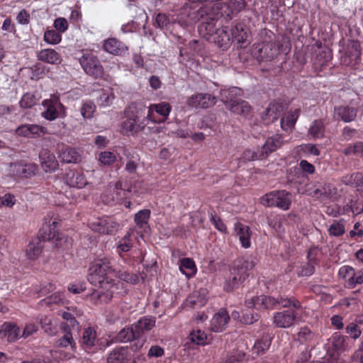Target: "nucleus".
I'll return each instance as SVG.
<instances>
[{
    "label": "nucleus",
    "instance_id": "nucleus-1",
    "mask_svg": "<svg viewBox=\"0 0 363 363\" xmlns=\"http://www.w3.org/2000/svg\"><path fill=\"white\" fill-rule=\"evenodd\" d=\"M245 306L262 311L273 310L278 306L287 308L286 310L276 312L273 315V323L279 328H289L298 320V311L302 309L301 303L295 296L279 295L277 297L268 295L246 297Z\"/></svg>",
    "mask_w": 363,
    "mask_h": 363
},
{
    "label": "nucleus",
    "instance_id": "nucleus-2",
    "mask_svg": "<svg viewBox=\"0 0 363 363\" xmlns=\"http://www.w3.org/2000/svg\"><path fill=\"white\" fill-rule=\"evenodd\" d=\"M124 155L125 157L124 171L130 175V179L120 180L115 184L112 200L116 203H123L132 192L143 194L145 191L143 186V182L140 179L135 180L138 177L137 171L140 164V156L134 151H125Z\"/></svg>",
    "mask_w": 363,
    "mask_h": 363
},
{
    "label": "nucleus",
    "instance_id": "nucleus-3",
    "mask_svg": "<svg viewBox=\"0 0 363 363\" xmlns=\"http://www.w3.org/2000/svg\"><path fill=\"white\" fill-rule=\"evenodd\" d=\"M113 258L110 257H98L90 263L89 267L88 280L95 286L115 284L118 281L113 279L116 269L113 265Z\"/></svg>",
    "mask_w": 363,
    "mask_h": 363
},
{
    "label": "nucleus",
    "instance_id": "nucleus-4",
    "mask_svg": "<svg viewBox=\"0 0 363 363\" xmlns=\"http://www.w3.org/2000/svg\"><path fill=\"white\" fill-rule=\"evenodd\" d=\"M255 266V262L247 257H239L229 266L230 274L226 278L223 289L231 292L238 289L250 276Z\"/></svg>",
    "mask_w": 363,
    "mask_h": 363
},
{
    "label": "nucleus",
    "instance_id": "nucleus-5",
    "mask_svg": "<svg viewBox=\"0 0 363 363\" xmlns=\"http://www.w3.org/2000/svg\"><path fill=\"white\" fill-rule=\"evenodd\" d=\"M147 107L143 104L133 103L124 111L125 121L122 123V130L125 134L133 135L141 130L148 121L146 114Z\"/></svg>",
    "mask_w": 363,
    "mask_h": 363
},
{
    "label": "nucleus",
    "instance_id": "nucleus-6",
    "mask_svg": "<svg viewBox=\"0 0 363 363\" xmlns=\"http://www.w3.org/2000/svg\"><path fill=\"white\" fill-rule=\"evenodd\" d=\"M240 89L233 87L220 92L221 101L233 113L247 117L251 112V106L248 102L238 98Z\"/></svg>",
    "mask_w": 363,
    "mask_h": 363
},
{
    "label": "nucleus",
    "instance_id": "nucleus-7",
    "mask_svg": "<svg viewBox=\"0 0 363 363\" xmlns=\"http://www.w3.org/2000/svg\"><path fill=\"white\" fill-rule=\"evenodd\" d=\"M79 62L84 72L92 78L101 79L104 75V69L101 61L91 51L83 50Z\"/></svg>",
    "mask_w": 363,
    "mask_h": 363
},
{
    "label": "nucleus",
    "instance_id": "nucleus-8",
    "mask_svg": "<svg viewBox=\"0 0 363 363\" xmlns=\"http://www.w3.org/2000/svg\"><path fill=\"white\" fill-rule=\"evenodd\" d=\"M89 228L99 235H113L120 228V224L113 216H103L89 220Z\"/></svg>",
    "mask_w": 363,
    "mask_h": 363
},
{
    "label": "nucleus",
    "instance_id": "nucleus-9",
    "mask_svg": "<svg viewBox=\"0 0 363 363\" xmlns=\"http://www.w3.org/2000/svg\"><path fill=\"white\" fill-rule=\"evenodd\" d=\"M105 286L103 288H107L106 291L96 290L90 295V300L94 304L108 303L112 300L115 294L123 296L127 294V289L124 284L121 281H118L113 285H105Z\"/></svg>",
    "mask_w": 363,
    "mask_h": 363
},
{
    "label": "nucleus",
    "instance_id": "nucleus-10",
    "mask_svg": "<svg viewBox=\"0 0 363 363\" xmlns=\"http://www.w3.org/2000/svg\"><path fill=\"white\" fill-rule=\"evenodd\" d=\"M291 194L286 190L273 191L266 194L262 198V203L269 207H277L286 211L291 206Z\"/></svg>",
    "mask_w": 363,
    "mask_h": 363
},
{
    "label": "nucleus",
    "instance_id": "nucleus-11",
    "mask_svg": "<svg viewBox=\"0 0 363 363\" xmlns=\"http://www.w3.org/2000/svg\"><path fill=\"white\" fill-rule=\"evenodd\" d=\"M43 106L45 111L42 113V116L48 121H54L58 117L65 116V107L58 96H53L50 99H45Z\"/></svg>",
    "mask_w": 363,
    "mask_h": 363
},
{
    "label": "nucleus",
    "instance_id": "nucleus-12",
    "mask_svg": "<svg viewBox=\"0 0 363 363\" xmlns=\"http://www.w3.org/2000/svg\"><path fill=\"white\" fill-rule=\"evenodd\" d=\"M147 119L153 123H161L165 122L172 111L171 105L165 101L151 104L146 109Z\"/></svg>",
    "mask_w": 363,
    "mask_h": 363
},
{
    "label": "nucleus",
    "instance_id": "nucleus-13",
    "mask_svg": "<svg viewBox=\"0 0 363 363\" xmlns=\"http://www.w3.org/2000/svg\"><path fill=\"white\" fill-rule=\"evenodd\" d=\"M9 171L15 179H27L35 174L38 166L33 163L18 161L10 164Z\"/></svg>",
    "mask_w": 363,
    "mask_h": 363
},
{
    "label": "nucleus",
    "instance_id": "nucleus-14",
    "mask_svg": "<svg viewBox=\"0 0 363 363\" xmlns=\"http://www.w3.org/2000/svg\"><path fill=\"white\" fill-rule=\"evenodd\" d=\"M112 340L114 342H128L135 340V343L130 347L133 352H136L141 349L144 344V340H139L136 335L133 325L130 327H125L121 329L113 337Z\"/></svg>",
    "mask_w": 363,
    "mask_h": 363
},
{
    "label": "nucleus",
    "instance_id": "nucleus-15",
    "mask_svg": "<svg viewBox=\"0 0 363 363\" xmlns=\"http://www.w3.org/2000/svg\"><path fill=\"white\" fill-rule=\"evenodd\" d=\"M107 363H135L131 349L119 346L112 350L106 358Z\"/></svg>",
    "mask_w": 363,
    "mask_h": 363
},
{
    "label": "nucleus",
    "instance_id": "nucleus-16",
    "mask_svg": "<svg viewBox=\"0 0 363 363\" xmlns=\"http://www.w3.org/2000/svg\"><path fill=\"white\" fill-rule=\"evenodd\" d=\"M60 220L50 219L49 223H44L39 231V236L43 241L59 240L61 239L60 233Z\"/></svg>",
    "mask_w": 363,
    "mask_h": 363
},
{
    "label": "nucleus",
    "instance_id": "nucleus-17",
    "mask_svg": "<svg viewBox=\"0 0 363 363\" xmlns=\"http://www.w3.org/2000/svg\"><path fill=\"white\" fill-rule=\"evenodd\" d=\"M62 180L67 186L77 189L84 187L88 183L82 171L72 169H65Z\"/></svg>",
    "mask_w": 363,
    "mask_h": 363
},
{
    "label": "nucleus",
    "instance_id": "nucleus-18",
    "mask_svg": "<svg viewBox=\"0 0 363 363\" xmlns=\"http://www.w3.org/2000/svg\"><path fill=\"white\" fill-rule=\"evenodd\" d=\"M98 340L97 333L94 328L88 327L84 330L79 342L82 347L86 352L94 353L99 348L97 345Z\"/></svg>",
    "mask_w": 363,
    "mask_h": 363
},
{
    "label": "nucleus",
    "instance_id": "nucleus-19",
    "mask_svg": "<svg viewBox=\"0 0 363 363\" xmlns=\"http://www.w3.org/2000/svg\"><path fill=\"white\" fill-rule=\"evenodd\" d=\"M102 49L106 52L115 56H123L128 51V47L116 38H108L104 40Z\"/></svg>",
    "mask_w": 363,
    "mask_h": 363
},
{
    "label": "nucleus",
    "instance_id": "nucleus-20",
    "mask_svg": "<svg viewBox=\"0 0 363 363\" xmlns=\"http://www.w3.org/2000/svg\"><path fill=\"white\" fill-rule=\"evenodd\" d=\"M80 313L76 308H67L66 311H62L61 316L63 320L60 323L62 331L72 332V330L79 327V323L76 316L79 315Z\"/></svg>",
    "mask_w": 363,
    "mask_h": 363
},
{
    "label": "nucleus",
    "instance_id": "nucleus-21",
    "mask_svg": "<svg viewBox=\"0 0 363 363\" xmlns=\"http://www.w3.org/2000/svg\"><path fill=\"white\" fill-rule=\"evenodd\" d=\"M216 103V98L209 94H197L191 96L186 101L189 106L207 108Z\"/></svg>",
    "mask_w": 363,
    "mask_h": 363
},
{
    "label": "nucleus",
    "instance_id": "nucleus-22",
    "mask_svg": "<svg viewBox=\"0 0 363 363\" xmlns=\"http://www.w3.org/2000/svg\"><path fill=\"white\" fill-rule=\"evenodd\" d=\"M232 42H236L240 48H245L249 44V32L247 27L241 23H236L230 29Z\"/></svg>",
    "mask_w": 363,
    "mask_h": 363
},
{
    "label": "nucleus",
    "instance_id": "nucleus-23",
    "mask_svg": "<svg viewBox=\"0 0 363 363\" xmlns=\"http://www.w3.org/2000/svg\"><path fill=\"white\" fill-rule=\"evenodd\" d=\"M58 157L65 163H78L81 161V155L74 147L65 144L57 145Z\"/></svg>",
    "mask_w": 363,
    "mask_h": 363
},
{
    "label": "nucleus",
    "instance_id": "nucleus-24",
    "mask_svg": "<svg viewBox=\"0 0 363 363\" xmlns=\"http://www.w3.org/2000/svg\"><path fill=\"white\" fill-rule=\"evenodd\" d=\"M216 29V15L213 12L203 20L198 26L199 35L207 40H211Z\"/></svg>",
    "mask_w": 363,
    "mask_h": 363
},
{
    "label": "nucleus",
    "instance_id": "nucleus-25",
    "mask_svg": "<svg viewBox=\"0 0 363 363\" xmlns=\"http://www.w3.org/2000/svg\"><path fill=\"white\" fill-rule=\"evenodd\" d=\"M229 320L230 315L226 308H220L214 314L211 320V330L215 333L223 331L226 328Z\"/></svg>",
    "mask_w": 363,
    "mask_h": 363
},
{
    "label": "nucleus",
    "instance_id": "nucleus-26",
    "mask_svg": "<svg viewBox=\"0 0 363 363\" xmlns=\"http://www.w3.org/2000/svg\"><path fill=\"white\" fill-rule=\"evenodd\" d=\"M16 133L22 137L35 138L47 133V129L36 124H23L16 128Z\"/></svg>",
    "mask_w": 363,
    "mask_h": 363
},
{
    "label": "nucleus",
    "instance_id": "nucleus-27",
    "mask_svg": "<svg viewBox=\"0 0 363 363\" xmlns=\"http://www.w3.org/2000/svg\"><path fill=\"white\" fill-rule=\"evenodd\" d=\"M286 184L290 187L298 189L299 185L305 184L308 180V176L305 175L303 171L298 167H292L286 171Z\"/></svg>",
    "mask_w": 363,
    "mask_h": 363
},
{
    "label": "nucleus",
    "instance_id": "nucleus-28",
    "mask_svg": "<svg viewBox=\"0 0 363 363\" xmlns=\"http://www.w3.org/2000/svg\"><path fill=\"white\" fill-rule=\"evenodd\" d=\"M245 6L246 3L244 0H229L220 4V13L221 16H226L231 19L233 16L243 10Z\"/></svg>",
    "mask_w": 363,
    "mask_h": 363
},
{
    "label": "nucleus",
    "instance_id": "nucleus-29",
    "mask_svg": "<svg viewBox=\"0 0 363 363\" xmlns=\"http://www.w3.org/2000/svg\"><path fill=\"white\" fill-rule=\"evenodd\" d=\"M211 40L223 50H227L232 43L230 29L226 26L217 28Z\"/></svg>",
    "mask_w": 363,
    "mask_h": 363
},
{
    "label": "nucleus",
    "instance_id": "nucleus-30",
    "mask_svg": "<svg viewBox=\"0 0 363 363\" xmlns=\"http://www.w3.org/2000/svg\"><path fill=\"white\" fill-rule=\"evenodd\" d=\"M235 235L238 237L241 246L247 249L251 247L252 231L248 225H246L239 221L234 225Z\"/></svg>",
    "mask_w": 363,
    "mask_h": 363
},
{
    "label": "nucleus",
    "instance_id": "nucleus-31",
    "mask_svg": "<svg viewBox=\"0 0 363 363\" xmlns=\"http://www.w3.org/2000/svg\"><path fill=\"white\" fill-rule=\"evenodd\" d=\"M42 168L45 172L52 173L57 169L59 164L53 153L48 150H43L39 154Z\"/></svg>",
    "mask_w": 363,
    "mask_h": 363
},
{
    "label": "nucleus",
    "instance_id": "nucleus-32",
    "mask_svg": "<svg viewBox=\"0 0 363 363\" xmlns=\"http://www.w3.org/2000/svg\"><path fill=\"white\" fill-rule=\"evenodd\" d=\"M151 211L149 209H143L140 210L135 214L134 221L135 223V228L138 230H140L141 238L143 237V233H147L150 230L149 226V220L150 218Z\"/></svg>",
    "mask_w": 363,
    "mask_h": 363
},
{
    "label": "nucleus",
    "instance_id": "nucleus-33",
    "mask_svg": "<svg viewBox=\"0 0 363 363\" xmlns=\"http://www.w3.org/2000/svg\"><path fill=\"white\" fill-rule=\"evenodd\" d=\"M283 144V138L281 135L276 134L267 139L264 144L262 147L261 157L265 158L269 154L276 151Z\"/></svg>",
    "mask_w": 363,
    "mask_h": 363
},
{
    "label": "nucleus",
    "instance_id": "nucleus-34",
    "mask_svg": "<svg viewBox=\"0 0 363 363\" xmlns=\"http://www.w3.org/2000/svg\"><path fill=\"white\" fill-rule=\"evenodd\" d=\"M135 229H129L125 235L121 238L116 243V251L120 257L125 260L123 253L129 252L133 247V236Z\"/></svg>",
    "mask_w": 363,
    "mask_h": 363
},
{
    "label": "nucleus",
    "instance_id": "nucleus-35",
    "mask_svg": "<svg viewBox=\"0 0 363 363\" xmlns=\"http://www.w3.org/2000/svg\"><path fill=\"white\" fill-rule=\"evenodd\" d=\"M283 106L277 102H272L262 116V120L265 124H269L277 121L281 112Z\"/></svg>",
    "mask_w": 363,
    "mask_h": 363
},
{
    "label": "nucleus",
    "instance_id": "nucleus-36",
    "mask_svg": "<svg viewBox=\"0 0 363 363\" xmlns=\"http://www.w3.org/2000/svg\"><path fill=\"white\" fill-rule=\"evenodd\" d=\"M36 56L38 60L50 65H59L62 60L60 54L52 48L43 49Z\"/></svg>",
    "mask_w": 363,
    "mask_h": 363
},
{
    "label": "nucleus",
    "instance_id": "nucleus-37",
    "mask_svg": "<svg viewBox=\"0 0 363 363\" xmlns=\"http://www.w3.org/2000/svg\"><path fill=\"white\" fill-rule=\"evenodd\" d=\"M20 329L15 323L5 322L0 325V338L6 337L8 342H15L19 337Z\"/></svg>",
    "mask_w": 363,
    "mask_h": 363
},
{
    "label": "nucleus",
    "instance_id": "nucleus-38",
    "mask_svg": "<svg viewBox=\"0 0 363 363\" xmlns=\"http://www.w3.org/2000/svg\"><path fill=\"white\" fill-rule=\"evenodd\" d=\"M206 301L207 298H206L205 291L201 289L194 291L192 294H189L184 304L186 307L191 308H201L206 303Z\"/></svg>",
    "mask_w": 363,
    "mask_h": 363
},
{
    "label": "nucleus",
    "instance_id": "nucleus-39",
    "mask_svg": "<svg viewBox=\"0 0 363 363\" xmlns=\"http://www.w3.org/2000/svg\"><path fill=\"white\" fill-rule=\"evenodd\" d=\"M279 53V46L273 42L264 43L259 49V57L261 61H271Z\"/></svg>",
    "mask_w": 363,
    "mask_h": 363
},
{
    "label": "nucleus",
    "instance_id": "nucleus-40",
    "mask_svg": "<svg viewBox=\"0 0 363 363\" xmlns=\"http://www.w3.org/2000/svg\"><path fill=\"white\" fill-rule=\"evenodd\" d=\"M272 337L270 334L264 333L255 342L252 351V354L259 356L264 354L272 344Z\"/></svg>",
    "mask_w": 363,
    "mask_h": 363
},
{
    "label": "nucleus",
    "instance_id": "nucleus-41",
    "mask_svg": "<svg viewBox=\"0 0 363 363\" xmlns=\"http://www.w3.org/2000/svg\"><path fill=\"white\" fill-rule=\"evenodd\" d=\"M138 339L147 331H150L155 326V318L150 316L140 318L136 323L133 324Z\"/></svg>",
    "mask_w": 363,
    "mask_h": 363
},
{
    "label": "nucleus",
    "instance_id": "nucleus-42",
    "mask_svg": "<svg viewBox=\"0 0 363 363\" xmlns=\"http://www.w3.org/2000/svg\"><path fill=\"white\" fill-rule=\"evenodd\" d=\"M43 247V241L40 240L39 238L32 239L26 249L27 258L31 260L38 259L42 253Z\"/></svg>",
    "mask_w": 363,
    "mask_h": 363
},
{
    "label": "nucleus",
    "instance_id": "nucleus-43",
    "mask_svg": "<svg viewBox=\"0 0 363 363\" xmlns=\"http://www.w3.org/2000/svg\"><path fill=\"white\" fill-rule=\"evenodd\" d=\"M358 110L350 106H340L335 108V114L345 123H350L357 117Z\"/></svg>",
    "mask_w": 363,
    "mask_h": 363
},
{
    "label": "nucleus",
    "instance_id": "nucleus-44",
    "mask_svg": "<svg viewBox=\"0 0 363 363\" xmlns=\"http://www.w3.org/2000/svg\"><path fill=\"white\" fill-rule=\"evenodd\" d=\"M212 13L213 11L206 6H200L198 9L196 7H191L189 10L187 11L186 15L189 21L196 23L205 20L207 16Z\"/></svg>",
    "mask_w": 363,
    "mask_h": 363
},
{
    "label": "nucleus",
    "instance_id": "nucleus-45",
    "mask_svg": "<svg viewBox=\"0 0 363 363\" xmlns=\"http://www.w3.org/2000/svg\"><path fill=\"white\" fill-rule=\"evenodd\" d=\"M179 270L189 279L195 276L197 268L195 262L192 259L185 257L180 260Z\"/></svg>",
    "mask_w": 363,
    "mask_h": 363
},
{
    "label": "nucleus",
    "instance_id": "nucleus-46",
    "mask_svg": "<svg viewBox=\"0 0 363 363\" xmlns=\"http://www.w3.org/2000/svg\"><path fill=\"white\" fill-rule=\"evenodd\" d=\"M298 340L303 344L313 345L317 341L318 335L308 327H303L297 333Z\"/></svg>",
    "mask_w": 363,
    "mask_h": 363
},
{
    "label": "nucleus",
    "instance_id": "nucleus-47",
    "mask_svg": "<svg viewBox=\"0 0 363 363\" xmlns=\"http://www.w3.org/2000/svg\"><path fill=\"white\" fill-rule=\"evenodd\" d=\"M325 125L323 119H317L313 121L309 129L308 134L313 139H321L325 136Z\"/></svg>",
    "mask_w": 363,
    "mask_h": 363
},
{
    "label": "nucleus",
    "instance_id": "nucleus-48",
    "mask_svg": "<svg viewBox=\"0 0 363 363\" xmlns=\"http://www.w3.org/2000/svg\"><path fill=\"white\" fill-rule=\"evenodd\" d=\"M299 113L300 110L296 109L294 111L289 113L286 118H281V128L286 131L293 129L299 116Z\"/></svg>",
    "mask_w": 363,
    "mask_h": 363
},
{
    "label": "nucleus",
    "instance_id": "nucleus-49",
    "mask_svg": "<svg viewBox=\"0 0 363 363\" xmlns=\"http://www.w3.org/2000/svg\"><path fill=\"white\" fill-rule=\"evenodd\" d=\"M64 335L60 337L57 342L56 345L60 347H70V348L74 351L76 350V343L73 339L72 332L62 331Z\"/></svg>",
    "mask_w": 363,
    "mask_h": 363
},
{
    "label": "nucleus",
    "instance_id": "nucleus-50",
    "mask_svg": "<svg viewBox=\"0 0 363 363\" xmlns=\"http://www.w3.org/2000/svg\"><path fill=\"white\" fill-rule=\"evenodd\" d=\"M113 277L118 278L121 282V281L135 284L138 282L139 277L136 274L129 272L128 271L117 270L116 273H114Z\"/></svg>",
    "mask_w": 363,
    "mask_h": 363
},
{
    "label": "nucleus",
    "instance_id": "nucleus-51",
    "mask_svg": "<svg viewBox=\"0 0 363 363\" xmlns=\"http://www.w3.org/2000/svg\"><path fill=\"white\" fill-rule=\"evenodd\" d=\"M328 232L330 236L340 237L345 233L344 220H334L329 226Z\"/></svg>",
    "mask_w": 363,
    "mask_h": 363
},
{
    "label": "nucleus",
    "instance_id": "nucleus-52",
    "mask_svg": "<svg viewBox=\"0 0 363 363\" xmlns=\"http://www.w3.org/2000/svg\"><path fill=\"white\" fill-rule=\"evenodd\" d=\"M346 337L340 333H335L330 338L332 349L337 353L342 351L344 347Z\"/></svg>",
    "mask_w": 363,
    "mask_h": 363
},
{
    "label": "nucleus",
    "instance_id": "nucleus-53",
    "mask_svg": "<svg viewBox=\"0 0 363 363\" xmlns=\"http://www.w3.org/2000/svg\"><path fill=\"white\" fill-rule=\"evenodd\" d=\"M343 153L347 155H355L357 157H363V142L358 141L353 144L349 145L343 150Z\"/></svg>",
    "mask_w": 363,
    "mask_h": 363
},
{
    "label": "nucleus",
    "instance_id": "nucleus-54",
    "mask_svg": "<svg viewBox=\"0 0 363 363\" xmlns=\"http://www.w3.org/2000/svg\"><path fill=\"white\" fill-rule=\"evenodd\" d=\"M346 55L351 59L357 60L360 58L362 55V49L360 44L358 42L353 41L348 45L346 50Z\"/></svg>",
    "mask_w": 363,
    "mask_h": 363
},
{
    "label": "nucleus",
    "instance_id": "nucleus-55",
    "mask_svg": "<svg viewBox=\"0 0 363 363\" xmlns=\"http://www.w3.org/2000/svg\"><path fill=\"white\" fill-rule=\"evenodd\" d=\"M44 40L50 45H57L62 40V35L56 30H48L44 33Z\"/></svg>",
    "mask_w": 363,
    "mask_h": 363
},
{
    "label": "nucleus",
    "instance_id": "nucleus-56",
    "mask_svg": "<svg viewBox=\"0 0 363 363\" xmlns=\"http://www.w3.org/2000/svg\"><path fill=\"white\" fill-rule=\"evenodd\" d=\"M37 101L35 94L28 92L23 95L19 101V105L22 108H29L34 106Z\"/></svg>",
    "mask_w": 363,
    "mask_h": 363
},
{
    "label": "nucleus",
    "instance_id": "nucleus-57",
    "mask_svg": "<svg viewBox=\"0 0 363 363\" xmlns=\"http://www.w3.org/2000/svg\"><path fill=\"white\" fill-rule=\"evenodd\" d=\"M16 196L11 193H6L2 196H0V208L4 206L9 208H12L16 203Z\"/></svg>",
    "mask_w": 363,
    "mask_h": 363
},
{
    "label": "nucleus",
    "instance_id": "nucleus-58",
    "mask_svg": "<svg viewBox=\"0 0 363 363\" xmlns=\"http://www.w3.org/2000/svg\"><path fill=\"white\" fill-rule=\"evenodd\" d=\"M317 265L311 262L308 261L306 263L303 264L300 267V269L298 272V277H309L314 274L315 267Z\"/></svg>",
    "mask_w": 363,
    "mask_h": 363
},
{
    "label": "nucleus",
    "instance_id": "nucleus-59",
    "mask_svg": "<svg viewBox=\"0 0 363 363\" xmlns=\"http://www.w3.org/2000/svg\"><path fill=\"white\" fill-rule=\"evenodd\" d=\"M210 221L213 224L215 228L222 233H228V228L226 225L223 223L221 218L214 213H210Z\"/></svg>",
    "mask_w": 363,
    "mask_h": 363
},
{
    "label": "nucleus",
    "instance_id": "nucleus-60",
    "mask_svg": "<svg viewBox=\"0 0 363 363\" xmlns=\"http://www.w3.org/2000/svg\"><path fill=\"white\" fill-rule=\"evenodd\" d=\"M99 160L104 165H111L116 161V156L113 152L104 151L99 154Z\"/></svg>",
    "mask_w": 363,
    "mask_h": 363
},
{
    "label": "nucleus",
    "instance_id": "nucleus-61",
    "mask_svg": "<svg viewBox=\"0 0 363 363\" xmlns=\"http://www.w3.org/2000/svg\"><path fill=\"white\" fill-rule=\"evenodd\" d=\"M40 324L44 331L50 335H53L57 332V328L52 324L50 318L44 317L40 320Z\"/></svg>",
    "mask_w": 363,
    "mask_h": 363
},
{
    "label": "nucleus",
    "instance_id": "nucleus-62",
    "mask_svg": "<svg viewBox=\"0 0 363 363\" xmlns=\"http://www.w3.org/2000/svg\"><path fill=\"white\" fill-rule=\"evenodd\" d=\"M354 271V269L348 265H344L339 269L338 276L340 279L344 280L345 286L348 284V281L350 279Z\"/></svg>",
    "mask_w": 363,
    "mask_h": 363
},
{
    "label": "nucleus",
    "instance_id": "nucleus-63",
    "mask_svg": "<svg viewBox=\"0 0 363 363\" xmlns=\"http://www.w3.org/2000/svg\"><path fill=\"white\" fill-rule=\"evenodd\" d=\"M363 284V272L362 271H354L350 279L348 281V284L346 287L348 289H354L359 284Z\"/></svg>",
    "mask_w": 363,
    "mask_h": 363
},
{
    "label": "nucleus",
    "instance_id": "nucleus-64",
    "mask_svg": "<svg viewBox=\"0 0 363 363\" xmlns=\"http://www.w3.org/2000/svg\"><path fill=\"white\" fill-rule=\"evenodd\" d=\"M96 109L94 104L91 101L84 102L81 108V113L84 118H91Z\"/></svg>",
    "mask_w": 363,
    "mask_h": 363
}]
</instances>
